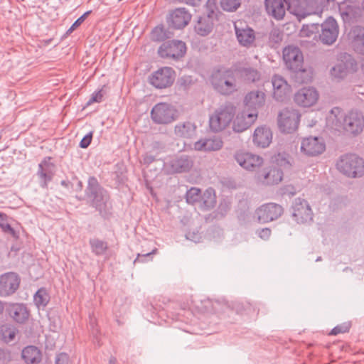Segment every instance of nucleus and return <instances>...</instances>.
Masks as SVG:
<instances>
[{
    "instance_id": "obj_11",
    "label": "nucleus",
    "mask_w": 364,
    "mask_h": 364,
    "mask_svg": "<svg viewBox=\"0 0 364 364\" xmlns=\"http://www.w3.org/2000/svg\"><path fill=\"white\" fill-rule=\"evenodd\" d=\"M320 41L326 45H332L338 36V25L333 17H328L321 25Z\"/></svg>"
},
{
    "instance_id": "obj_18",
    "label": "nucleus",
    "mask_w": 364,
    "mask_h": 364,
    "mask_svg": "<svg viewBox=\"0 0 364 364\" xmlns=\"http://www.w3.org/2000/svg\"><path fill=\"white\" fill-rule=\"evenodd\" d=\"M50 159L49 156L45 157L38 164L37 176L40 178V186L43 188H48V183L53 180L55 174V165L50 161Z\"/></svg>"
},
{
    "instance_id": "obj_1",
    "label": "nucleus",
    "mask_w": 364,
    "mask_h": 364,
    "mask_svg": "<svg viewBox=\"0 0 364 364\" xmlns=\"http://www.w3.org/2000/svg\"><path fill=\"white\" fill-rule=\"evenodd\" d=\"M209 80L213 89L224 96L232 95L238 90L235 71L231 68H215Z\"/></svg>"
},
{
    "instance_id": "obj_27",
    "label": "nucleus",
    "mask_w": 364,
    "mask_h": 364,
    "mask_svg": "<svg viewBox=\"0 0 364 364\" xmlns=\"http://www.w3.org/2000/svg\"><path fill=\"white\" fill-rule=\"evenodd\" d=\"M191 15L184 8L176 9L171 12L169 26L175 29H181L188 24Z\"/></svg>"
},
{
    "instance_id": "obj_6",
    "label": "nucleus",
    "mask_w": 364,
    "mask_h": 364,
    "mask_svg": "<svg viewBox=\"0 0 364 364\" xmlns=\"http://www.w3.org/2000/svg\"><path fill=\"white\" fill-rule=\"evenodd\" d=\"M186 52V43L177 40L164 42L158 49V54L161 58L174 60L182 58Z\"/></svg>"
},
{
    "instance_id": "obj_42",
    "label": "nucleus",
    "mask_w": 364,
    "mask_h": 364,
    "mask_svg": "<svg viewBox=\"0 0 364 364\" xmlns=\"http://www.w3.org/2000/svg\"><path fill=\"white\" fill-rule=\"evenodd\" d=\"M210 127L214 132H218L225 129L228 125L215 112L210 116L209 119Z\"/></svg>"
},
{
    "instance_id": "obj_46",
    "label": "nucleus",
    "mask_w": 364,
    "mask_h": 364,
    "mask_svg": "<svg viewBox=\"0 0 364 364\" xmlns=\"http://www.w3.org/2000/svg\"><path fill=\"white\" fill-rule=\"evenodd\" d=\"M223 10L228 12L235 11L241 5V0H220Z\"/></svg>"
},
{
    "instance_id": "obj_47",
    "label": "nucleus",
    "mask_w": 364,
    "mask_h": 364,
    "mask_svg": "<svg viewBox=\"0 0 364 364\" xmlns=\"http://www.w3.org/2000/svg\"><path fill=\"white\" fill-rule=\"evenodd\" d=\"M347 73L346 66L344 63H340L333 66L331 70V74L336 78H343Z\"/></svg>"
},
{
    "instance_id": "obj_54",
    "label": "nucleus",
    "mask_w": 364,
    "mask_h": 364,
    "mask_svg": "<svg viewBox=\"0 0 364 364\" xmlns=\"http://www.w3.org/2000/svg\"><path fill=\"white\" fill-rule=\"evenodd\" d=\"M269 40L272 42L278 43L282 41V34L278 29H273L269 33Z\"/></svg>"
},
{
    "instance_id": "obj_24",
    "label": "nucleus",
    "mask_w": 364,
    "mask_h": 364,
    "mask_svg": "<svg viewBox=\"0 0 364 364\" xmlns=\"http://www.w3.org/2000/svg\"><path fill=\"white\" fill-rule=\"evenodd\" d=\"M226 306H228L226 302L207 299L196 304V309L200 314H219L223 312Z\"/></svg>"
},
{
    "instance_id": "obj_9",
    "label": "nucleus",
    "mask_w": 364,
    "mask_h": 364,
    "mask_svg": "<svg viewBox=\"0 0 364 364\" xmlns=\"http://www.w3.org/2000/svg\"><path fill=\"white\" fill-rule=\"evenodd\" d=\"M291 209L292 217L298 223H306L312 220V210L306 200L301 198H295Z\"/></svg>"
},
{
    "instance_id": "obj_55",
    "label": "nucleus",
    "mask_w": 364,
    "mask_h": 364,
    "mask_svg": "<svg viewBox=\"0 0 364 364\" xmlns=\"http://www.w3.org/2000/svg\"><path fill=\"white\" fill-rule=\"evenodd\" d=\"M68 363H69V357L65 353H60L56 357L55 364H68Z\"/></svg>"
},
{
    "instance_id": "obj_38",
    "label": "nucleus",
    "mask_w": 364,
    "mask_h": 364,
    "mask_svg": "<svg viewBox=\"0 0 364 364\" xmlns=\"http://www.w3.org/2000/svg\"><path fill=\"white\" fill-rule=\"evenodd\" d=\"M291 71V77L299 84L308 83L312 79V73L309 69L304 68L303 65L294 69Z\"/></svg>"
},
{
    "instance_id": "obj_8",
    "label": "nucleus",
    "mask_w": 364,
    "mask_h": 364,
    "mask_svg": "<svg viewBox=\"0 0 364 364\" xmlns=\"http://www.w3.org/2000/svg\"><path fill=\"white\" fill-rule=\"evenodd\" d=\"M283 213L282 206L274 203L264 204L255 210L257 220L262 223L275 220L280 218Z\"/></svg>"
},
{
    "instance_id": "obj_14",
    "label": "nucleus",
    "mask_w": 364,
    "mask_h": 364,
    "mask_svg": "<svg viewBox=\"0 0 364 364\" xmlns=\"http://www.w3.org/2000/svg\"><path fill=\"white\" fill-rule=\"evenodd\" d=\"M234 28L239 43L244 47H250L255 41V31L242 21L235 23Z\"/></svg>"
},
{
    "instance_id": "obj_35",
    "label": "nucleus",
    "mask_w": 364,
    "mask_h": 364,
    "mask_svg": "<svg viewBox=\"0 0 364 364\" xmlns=\"http://www.w3.org/2000/svg\"><path fill=\"white\" fill-rule=\"evenodd\" d=\"M22 358L27 364H37L41 361V352L34 346L25 347L21 353Z\"/></svg>"
},
{
    "instance_id": "obj_63",
    "label": "nucleus",
    "mask_w": 364,
    "mask_h": 364,
    "mask_svg": "<svg viewBox=\"0 0 364 364\" xmlns=\"http://www.w3.org/2000/svg\"><path fill=\"white\" fill-rule=\"evenodd\" d=\"M152 147L154 149H159L161 148V144L159 141H154L152 143Z\"/></svg>"
},
{
    "instance_id": "obj_41",
    "label": "nucleus",
    "mask_w": 364,
    "mask_h": 364,
    "mask_svg": "<svg viewBox=\"0 0 364 364\" xmlns=\"http://www.w3.org/2000/svg\"><path fill=\"white\" fill-rule=\"evenodd\" d=\"M50 301V296L45 288L39 289L33 296V301L38 309L44 308Z\"/></svg>"
},
{
    "instance_id": "obj_16",
    "label": "nucleus",
    "mask_w": 364,
    "mask_h": 364,
    "mask_svg": "<svg viewBox=\"0 0 364 364\" xmlns=\"http://www.w3.org/2000/svg\"><path fill=\"white\" fill-rule=\"evenodd\" d=\"M326 149L324 141L321 137L309 136L303 139L301 150L307 156H315Z\"/></svg>"
},
{
    "instance_id": "obj_37",
    "label": "nucleus",
    "mask_w": 364,
    "mask_h": 364,
    "mask_svg": "<svg viewBox=\"0 0 364 364\" xmlns=\"http://www.w3.org/2000/svg\"><path fill=\"white\" fill-rule=\"evenodd\" d=\"M271 160L273 164L279 167V168L285 171L290 170L293 164L292 158L286 152H279L273 155Z\"/></svg>"
},
{
    "instance_id": "obj_56",
    "label": "nucleus",
    "mask_w": 364,
    "mask_h": 364,
    "mask_svg": "<svg viewBox=\"0 0 364 364\" xmlns=\"http://www.w3.org/2000/svg\"><path fill=\"white\" fill-rule=\"evenodd\" d=\"M11 354L9 350L0 348V360L5 362L9 360Z\"/></svg>"
},
{
    "instance_id": "obj_10",
    "label": "nucleus",
    "mask_w": 364,
    "mask_h": 364,
    "mask_svg": "<svg viewBox=\"0 0 364 364\" xmlns=\"http://www.w3.org/2000/svg\"><path fill=\"white\" fill-rule=\"evenodd\" d=\"M343 128L353 135L360 134L364 127V117L361 112L351 110L343 116Z\"/></svg>"
},
{
    "instance_id": "obj_33",
    "label": "nucleus",
    "mask_w": 364,
    "mask_h": 364,
    "mask_svg": "<svg viewBox=\"0 0 364 364\" xmlns=\"http://www.w3.org/2000/svg\"><path fill=\"white\" fill-rule=\"evenodd\" d=\"M240 77L247 83H255L260 80V72L252 67H240L237 70Z\"/></svg>"
},
{
    "instance_id": "obj_64",
    "label": "nucleus",
    "mask_w": 364,
    "mask_h": 364,
    "mask_svg": "<svg viewBox=\"0 0 364 364\" xmlns=\"http://www.w3.org/2000/svg\"><path fill=\"white\" fill-rule=\"evenodd\" d=\"M117 362V360L114 357H111L109 359V363L110 364H115Z\"/></svg>"
},
{
    "instance_id": "obj_15",
    "label": "nucleus",
    "mask_w": 364,
    "mask_h": 364,
    "mask_svg": "<svg viewBox=\"0 0 364 364\" xmlns=\"http://www.w3.org/2000/svg\"><path fill=\"white\" fill-rule=\"evenodd\" d=\"M234 158L241 167L252 171L261 166L264 162L261 156L249 152H237Z\"/></svg>"
},
{
    "instance_id": "obj_4",
    "label": "nucleus",
    "mask_w": 364,
    "mask_h": 364,
    "mask_svg": "<svg viewBox=\"0 0 364 364\" xmlns=\"http://www.w3.org/2000/svg\"><path fill=\"white\" fill-rule=\"evenodd\" d=\"M178 110L174 106L160 102L155 105L151 111V118L155 124H168L178 119Z\"/></svg>"
},
{
    "instance_id": "obj_26",
    "label": "nucleus",
    "mask_w": 364,
    "mask_h": 364,
    "mask_svg": "<svg viewBox=\"0 0 364 364\" xmlns=\"http://www.w3.org/2000/svg\"><path fill=\"white\" fill-rule=\"evenodd\" d=\"M286 5L289 6L287 0H265L267 13L277 20L282 19L286 12Z\"/></svg>"
},
{
    "instance_id": "obj_57",
    "label": "nucleus",
    "mask_w": 364,
    "mask_h": 364,
    "mask_svg": "<svg viewBox=\"0 0 364 364\" xmlns=\"http://www.w3.org/2000/svg\"><path fill=\"white\" fill-rule=\"evenodd\" d=\"M156 160V156L151 154L150 152H146L143 156V163L146 165H149Z\"/></svg>"
},
{
    "instance_id": "obj_23",
    "label": "nucleus",
    "mask_w": 364,
    "mask_h": 364,
    "mask_svg": "<svg viewBox=\"0 0 364 364\" xmlns=\"http://www.w3.org/2000/svg\"><path fill=\"white\" fill-rule=\"evenodd\" d=\"M6 311L16 323H24L29 317V311L23 304L9 303Z\"/></svg>"
},
{
    "instance_id": "obj_12",
    "label": "nucleus",
    "mask_w": 364,
    "mask_h": 364,
    "mask_svg": "<svg viewBox=\"0 0 364 364\" xmlns=\"http://www.w3.org/2000/svg\"><path fill=\"white\" fill-rule=\"evenodd\" d=\"M21 279L14 272H8L0 276V296L6 297L14 294L19 287Z\"/></svg>"
},
{
    "instance_id": "obj_45",
    "label": "nucleus",
    "mask_w": 364,
    "mask_h": 364,
    "mask_svg": "<svg viewBox=\"0 0 364 364\" xmlns=\"http://www.w3.org/2000/svg\"><path fill=\"white\" fill-rule=\"evenodd\" d=\"M291 87L287 84L286 86L273 89V97L278 102L284 101L290 93Z\"/></svg>"
},
{
    "instance_id": "obj_30",
    "label": "nucleus",
    "mask_w": 364,
    "mask_h": 364,
    "mask_svg": "<svg viewBox=\"0 0 364 364\" xmlns=\"http://www.w3.org/2000/svg\"><path fill=\"white\" fill-rule=\"evenodd\" d=\"M223 142L220 137H212L198 140L194 144V149L197 151H212L220 150Z\"/></svg>"
},
{
    "instance_id": "obj_13",
    "label": "nucleus",
    "mask_w": 364,
    "mask_h": 364,
    "mask_svg": "<svg viewBox=\"0 0 364 364\" xmlns=\"http://www.w3.org/2000/svg\"><path fill=\"white\" fill-rule=\"evenodd\" d=\"M283 60L290 70L304 65V57L298 47L288 46L283 50Z\"/></svg>"
},
{
    "instance_id": "obj_28",
    "label": "nucleus",
    "mask_w": 364,
    "mask_h": 364,
    "mask_svg": "<svg viewBox=\"0 0 364 364\" xmlns=\"http://www.w3.org/2000/svg\"><path fill=\"white\" fill-rule=\"evenodd\" d=\"M272 133L268 127H257L254 132L253 142L258 147H267L272 142Z\"/></svg>"
},
{
    "instance_id": "obj_43",
    "label": "nucleus",
    "mask_w": 364,
    "mask_h": 364,
    "mask_svg": "<svg viewBox=\"0 0 364 364\" xmlns=\"http://www.w3.org/2000/svg\"><path fill=\"white\" fill-rule=\"evenodd\" d=\"M16 329L11 325H3L1 327L0 336L1 339L6 343H10L15 338Z\"/></svg>"
},
{
    "instance_id": "obj_31",
    "label": "nucleus",
    "mask_w": 364,
    "mask_h": 364,
    "mask_svg": "<svg viewBox=\"0 0 364 364\" xmlns=\"http://www.w3.org/2000/svg\"><path fill=\"white\" fill-rule=\"evenodd\" d=\"M230 307L235 310L237 314L240 315H252L258 314L259 309L248 301H232L231 304H228L226 308Z\"/></svg>"
},
{
    "instance_id": "obj_2",
    "label": "nucleus",
    "mask_w": 364,
    "mask_h": 364,
    "mask_svg": "<svg viewBox=\"0 0 364 364\" xmlns=\"http://www.w3.org/2000/svg\"><path fill=\"white\" fill-rule=\"evenodd\" d=\"M85 197L90 205L100 213L105 209L109 200L108 192L100 186L95 176L88 178L87 186L85 190Z\"/></svg>"
},
{
    "instance_id": "obj_48",
    "label": "nucleus",
    "mask_w": 364,
    "mask_h": 364,
    "mask_svg": "<svg viewBox=\"0 0 364 364\" xmlns=\"http://www.w3.org/2000/svg\"><path fill=\"white\" fill-rule=\"evenodd\" d=\"M351 324L350 322H345L335 326L329 333L330 335H338L339 333H344L348 332L350 328Z\"/></svg>"
},
{
    "instance_id": "obj_44",
    "label": "nucleus",
    "mask_w": 364,
    "mask_h": 364,
    "mask_svg": "<svg viewBox=\"0 0 364 364\" xmlns=\"http://www.w3.org/2000/svg\"><path fill=\"white\" fill-rule=\"evenodd\" d=\"M0 227L4 232L11 235L14 238L17 239L18 237V234L9 224L7 221V215L3 213H0Z\"/></svg>"
},
{
    "instance_id": "obj_49",
    "label": "nucleus",
    "mask_w": 364,
    "mask_h": 364,
    "mask_svg": "<svg viewBox=\"0 0 364 364\" xmlns=\"http://www.w3.org/2000/svg\"><path fill=\"white\" fill-rule=\"evenodd\" d=\"M91 13V11H86L80 17H79L70 26V28L68 30L67 33H70L74 30H75L78 26H80L83 21L85 20L87 16Z\"/></svg>"
},
{
    "instance_id": "obj_53",
    "label": "nucleus",
    "mask_w": 364,
    "mask_h": 364,
    "mask_svg": "<svg viewBox=\"0 0 364 364\" xmlns=\"http://www.w3.org/2000/svg\"><path fill=\"white\" fill-rule=\"evenodd\" d=\"M93 136V132L87 133L80 141V147L82 149L87 148L92 142Z\"/></svg>"
},
{
    "instance_id": "obj_29",
    "label": "nucleus",
    "mask_w": 364,
    "mask_h": 364,
    "mask_svg": "<svg viewBox=\"0 0 364 364\" xmlns=\"http://www.w3.org/2000/svg\"><path fill=\"white\" fill-rule=\"evenodd\" d=\"M352 38V47L355 53L364 55V27L355 26L350 33Z\"/></svg>"
},
{
    "instance_id": "obj_59",
    "label": "nucleus",
    "mask_w": 364,
    "mask_h": 364,
    "mask_svg": "<svg viewBox=\"0 0 364 364\" xmlns=\"http://www.w3.org/2000/svg\"><path fill=\"white\" fill-rule=\"evenodd\" d=\"M259 237L262 239L267 240L269 237L271 235V230L269 228H262L259 231Z\"/></svg>"
},
{
    "instance_id": "obj_61",
    "label": "nucleus",
    "mask_w": 364,
    "mask_h": 364,
    "mask_svg": "<svg viewBox=\"0 0 364 364\" xmlns=\"http://www.w3.org/2000/svg\"><path fill=\"white\" fill-rule=\"evenodd\" d=\"M9 303H6V302H4V301H2L0 300V316H1L4 311V310H6V308L7 306Z\"/></svg>"
},
{
    "instance_id": "obj_22",
    "label": "nucleus",
    "mask_w": 364,
    "mask_h": 364,
    "mask_svg": "<svg viewBox=\"0 0 364 364\" xmlns=\"http://www.w3.org/2000/svg\"><path fill=\"white\" fill-rule=\"evenodd\" d=\"M283 176V170L277 167H271L259 173L257 178L262 184L272 186L280 183Z\"/></svg>"
},
{
    "instance_id": "obj_39",
    "label": "nucleus",
    "mask_w": 364,
    "mask_h": 364,
    "mask_svg": "<svg viewBox=\"0 0 364 364\" xmlns=\"http://www.w3.org/2000/svg\"><path fill=\"white\" fill-rule=\"evenodd\" d=\"M173 33L163 25L156 26L151 33V39L155 42H162L172 38Z\"/></svg>"
},
{
    "instance_id": "obj_36",
    "label": "nucleus",
    "mask_w": 364,
    "mask_h": 364,
    "mask_svg": "<svg viewBox=\"0 0 364 364\" xmlns=\"http://www.w3.org/2000/svg\"><path fill=\"white\" fill-rule=\"evenodd\" d=\"M236 112V107L231 102H226L221 105L215 112L223 119L228 125L232 120Z\"/></svg>"
},
{
    "instance_id": "obj_21",
    "label": "nucleus",
    "mask_w": 364,
    "mask_h": 364,
    "mask_svg": "<svg viewBox=\"0 0 364 364\" xmlns=\"http://www.w3.org/2000/svg\"><path fill=\"white\" fill-rule=\"evenodd\" d=\"M216 18L217 14L213 11L199 16L194 26L196 33L201 36H208L212 32Z\"/></svg>"
},
{
    "instance_id": "obj_50",
    "label": "nucleus",
    "mask_w": 364,
    "mask_h": 364,
    "mask_svg": "<svg viewBox=\"0 0 364 364\" xmlns=\"http://www.w3.org/2000/svg\"><path fill=\"white\" fill-rule=\"evenodd\" d=\"M157 252V249L156 248H154V250H152L151 252H146V253H144V252H141V253H139L137 255V257L136 258L134 259V263H136V262H144L145 261H146L147 259H150L151 258V256L154 254H156V252Z\"/></svg>"
},
{
    "instance_id": "obj_5",
    "label": "nucleus",
    "mask_w": 364,
    "mask_h": 364,
    "mask_svg": "<svg viewBox=\"0 0 364 364\" xmlns=\"http://www.w3.org/2000/svg\"><path fill=\"white\" fill-rule=\"evenodd\" d=\"M301 114L294 108H284L278 114V126L282 132L292 133L298 128Z\"/></svg>"
},
{
    "instance_id": "obj_25",
    "label": "nucleus",
    "mask_w": 364,
    "mask_h": 364,
    "mask_svg": "<svg viewBox=\"0 0 364 364\" xmlns=\"http://www.w3.org/2000/svg\"><path fill=\"white\" fill-rule=\"evenodd\" d=\"M245 109L250 112H257L265 102V94L259 90L249 92L244 98Z\"/></svg>"
},
{
    "instance_id": "obj_51",
    "label": "nucleus",
    "mask_w": 364,
    "mask_h": 364,
    "mask_svg": "<svg viewBox=\"0 0 364 364\" xmlns=\"http://www.w3.org/2000/svg\"><path fill=\"white\" fill-rule=\"evenodd\" d=\"M272 83L273 89L277 88V87H279L282 86L285 87L286 85L288 84L284 77H282V76L278 75H274L272 77Z\"/></svg>"
},
{
    "instance_id": "obj_20",
    "label": "nucleus",
    "mask_w": 364,
    "mask_h": 364,
    "mask_svg": "<svg viewBox=\"0 0 364 364\" xmlns=\"http://www.w3.org/2000/svg\"><path fill=\"white\" fill-rule=\"evenodd\" d=\"M202 198L203 205L207 208H211L215 203V196H212L210 192L207 191L201 196V191L196 187H192L187 191L186 194V202L189 204H194L198 202Z\"/></svg>"
},
{
    "instance_id": "obj_19",
    "label": "nucleus",
    "mask_w": 364,
    "mask_h": 364,
    "mask_svg": "<svg viewBox=\"0 0 364 364\" xmlns=\"http://www.w3.org/2000/svg\"><path fill=\"white\" fill-rule=\"evenodd\" d=\"M258 112H250L245 109L238 113L233 120L232 129L235 132L247 130L257 119Z\"/></svg>"
},
{
    "instance_id": "obj_58",
    "label": "nucleus",
    "mask_w": 364,
    "mask_h": 364,
    "mask_svg": "<svg viewBox=\"0 0 364 364\" xmlns=\"http://www.w3.org/2000/svg\"><path fill=\"white\" fill-rule=\"evenodd\" d=\"M187 239L192 240L195 242H197L201 238L200 235L198 232H188L186 235Z\"/></svg>"
},
{
    "instance_id": "obj_17",
    "label": "nucleus",
    "mask_w": 364,
    "mask_h": 364,
    "mask_svg": "<svg viewBox=\"0 0 364 364\" xmlns=\"http://www.w3.org/2000/svg\"><path fill=\"white\" fill-rule=\"evenodd\" d=\"M318 99V93L314 87H303L294 95V100L296 105L303 107L313 106Z\"/></svg>"
},
{
    "instance_id": "obj_7",
    "label": "nucleus",
    "mask_w": 364,
    "mask_h": 364,
    "mask_svg": "<svg viewBox=\"0 0 364 364\" xmlns=\"http://www.w3.org/2000/svg\"><path fill=\"white\" fill-rule=\"evenodd\" d=\"M175 80V71L169 67H164L154 72L149 77V83L158 89L172 85Z\"/></svg>"
},
{
    "instance_id": "obj_3",
    "label": "nucleus",
    "mask_w": 364,
    "mask_h": 364,
    "mask_svg": "<svg viewBox=\"0 0 364 364\" xmlns=\"http://www.w3.org/2000/svg\"><path fill=\"white\" fill-rule=\"evenodd\" d=\"M336 168L348 177H360L364 174V160L355 154H344L338 160Z\"/></svg>"
},
{
    "instance_id": "obj_62",
    "label": "nucleus",
    "mask_w": 364,
    "mask_h": 364,
    "mask_svg": "<svg viewBox=\"0 0 364 364\" xmlns=\"http://www.w3.org/2000/svg\"><path fill=\"white\" fill-rule=\"evenodd\" d=\"M82 188H83L82 182L80 180H77V183L75 188V191H81L82 190Z\"/></svg>"
},
{
    "instance_id": "obj_52",
    "label": "nucleus",
    "mask_w": 364,
    "mask_h": 364,
    "mask_svg": "<svg viewBox=\"0 0 364 364\" xmlns=\"http://www.w3.org/2000/svg\"><path fill=\"white\" fill-rule=\"evenodd\" d=\"M103 95L104 93L102 89H100L97 92H95L94 93H92L91 97L87 102V105H90L94 102H101L102 101Z\"/></svg>"
},
{
    "instance_id": "obj_34",
    "label": "nucleus",
    "mask_w": 364,
    "mask_h": 364,
    "mask_svg": "<svg viewBox=\"0 0 364 364\" xmlns=\"http://www.w3.org/2000/svg\"><path fill=\"white\" fill-rule=\"evenodd\" d=\"M193 166V161L188 156H181L173 159L171 166L176 173H184L191 170Z\"/></svg>"
},
{
    "instance_id": "obj_32",
    "label": "nucleus",
    "mask_w": 364,
    "mask_h": 364,
    "mask_svg": "<svg viewBox=\"0 0 364 364\" xmlns=\"http://www.w3.org/2000/svg\"><path fill=\"white\" fill-rule=\"evenodd\" d=\"M196 125L190 121L178 123L174 127V133L180 138L191 139L195 136Z\"/></svg>"
},
{
    "instance_id": "obj_60",
    "label": "nucleus",
    "mask_w": 364,
    "mask_h": 364,
    "mask_svg": "<svg viewBox=\"0 0 364 364\" xmlns=\"http://www.w3.org/2000/svg\"><path fill=\"white\" fill-rule=\"evenodd\" d=\"M60 185L66 188H70L73 187V184L68 180L61 181Z\"/></svg>"
},
{
    "instance_id": "obj_40",
    "label": "nucleus",
    "mask_w": 364,
    "mask_h": 364,
    "mask_svg": "<svg viewBox=\"0 0 364 364\" xmlns=\"http://www.w3.org/2000/svg\"><path fill=\"white\" fill-rule=\"evenodd\" d=\"M92 252L97 256L104 255L108 250V244L107 242L98 238H91L89 240Z\"/></svg>"
}]
</instances>
